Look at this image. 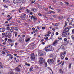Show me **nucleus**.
Segmentation results:
<instances>
[{
  "label": "nucleus",
  "instance_id": "63",
  "mask_svg": "<svg viewBox=\"0 0 74 74\" xmlns=\"http://www.w3.org/2000/svg\"><path fill=\"white\" fill-rule=\"evenodd\" d=\"M65 60H68V58H67V57H66L65 58Z\"/></svg>",
  "mask_w": 74,
  "mask_h": 74
},
{
  "label": "nucleus",
  "instance_id": "21",
  "mask_svg": "<svg viewBox=\"0 0 74 74\" xmlns=\"http://www.w3.org/2000/svg\"><path fill=\"white\" fill-rule=\"evenodd\" d=\"M67 28L68 29H69V30H70V29H71V28H72V27H71V26H69L68 27H66V28Z\"/></svg>",
  "mask_w": 74,
  "mask_h": 74
},
{
  "label": "nucleus",
  "instance_id": "1",
  "mask_svg": "<svg viewBox=\"0 0 74 74\" xmlns=\"http://www.w3.org/2000/svg\"><path fill=\"white\" fill-rule=\"evenodd\" d=\"M69 29L67 28H65L62 32V35L64 37H66L70 33L69 32Z\"/></svg>",
  "mask_w": 74,
  "mask_h": 74
},
{
  "label": "nucleus",
  "instance_id": "9",
  "mask_svg": "<svg viewBox=\"0 0 74 74\" xmlns=\"http://www.w3.org/2000/svg\"><path fill=\"white\" fill-rule=\"evenodd\" d=\"M31 59L34 60L35 59V56H34V53H32L31 54Z\"/></svg>",
  "mask_w": 74,
  "mask_h": 74
},
{
  "label": "nucleus",
  "instance_id": "44",
  "mask_svg": "<svg viewBox=\"0 0 74 74\" xmlns=\"http://www.w3.org/2000/svg\"><path fill=\"white\" fill-rule=\"evenodd\" d=\"M54 35V33H53L51 35V37H53V36Z\"/></svg>",
  "mask_w": 74,
  "mask_h": 74
},
{
  "label": "nucleus",
  "instance_id": "55",
  "mask_svg": "<svg viewBox=\"0 0 74 74\" xmlns=\"http://www.w3.org/2000/svg\"><path fill=\"white\" fill-rule=\"evenodd\" d=\"M19 62V60L18 59L16 60V62Z\"/></svg>",
  "mask_w": 74,
  "mask_h": 74
},
{
  "label": "nucleus",
  "instance_id": "32",
  "mask_svg": "<svg viewBox=\"0 0 74 74\" xmlns=\"http://www.w3.org/2000/svg\"><path fill=\"white\" fill-rule=\"evenodd\" d=\"M13 57V56H12V55H11L10 56L9 58H10V59H12L13 58L12 57Z\"/></svg>",
  "mask_w": 74,
  "mask_h": 74
},
{
  "label": "nucleus",
  "instance_id": "17",
  "mask_svg": "<svg viewBox=\"0 0 74 74\" xmlns=\"http://www.w3.org/2000/svg\"><path fill=\"white\" fill-rule=\"evenodd\" d=\"M50 58H52L53 59H55V56H54L52 54H51L50 56Z\"/></svg>",
  "mask_w": 74,
  "mask_h": 74
},
{
  "label": "nucleus",
  "instance_id": "61",
  "mask_svg": "<svg viewBox=\"0 0 74 74\" xmlns=\"http://www.w3.org/2000/svg\"><path fill=\"white\" fill-rule=\"evenodd\" d=\"M55 28H56V29H59L58 27L56 26L55 27Z\"/></svg>",
  "mask_w": 74,
  "mask_h": 74
},
{
  "label": "nucleus",
  "instance_id": "50",
  "mask_svg": "<svg viewBox=\"0 0 74 74\" xmlns=\"http://www.w3.org/2000/svg\"><path fill=\"white\" fill-rule=\"evenodd\" d=\"M58 40H62V38H58Z\"/></svg>",
  "mask_w": 74,
  "mask_h": 74
},
{
  "label": "nucleus",
  "instance_id": "13",
  "mask_svg": "<svg viewBox=\"0 0 74 74\" xmlns=\"http://www.w3.org/2000/svg\"><path fill=\"white\" fill-rule=\"evenodd\" d=\"M5 30V28H0V32H4Z\"/></svg>",
  "mask_w": 74,
  "mask_h": 74
},
{
  "label": "nucleus",
  "instance_id": "26",
  "mask_svg": "<svg viewBox=\"0 0 74 74\" xmlns=\"http://www.w3.org/2000/svg\"><path fill=\"white\" fill-rule=\"evenodd\" d=\"M25 65H26V66H30V64H27V63L26 62L25 63Z\"/></svg>",
  "mask_w": 74,
  "mask_h": 74
},
{
  "label": "nucleus",
  "instance_id": "36",
  "mask_svg": "<svg viewBox=\"0 0 74 74\" xmlns=\"http://www.w3.org/2000/svg\"><path fill=\"white\" fill-rule=\"evenodd\" d=\"M14 34H15V36L16 37L17 36V34H18V32H14Z\"/></svg>",
  "mask_w": 74,
  "mask_h": 74
},
{
  "label": "nucleus",
  "instance_id": "47",
  "mask_svg": "<svg viewBox=\"0 0 74 74\" xmlns=\"http://www.w3.org/2000/svg\"><path fill=\"white\" fill-rule=\"evenodd\" d=\"M60 4H61V5H63V3H62V2H60Z\"/></svg>",
  "mask_w": 74,
  "mask_h": 74
},
{
  "label": "nucleus",
  "instance_id": "51",
  "mask_svg": "<svg viewBox=\"0 0 74 74\" xmlns=\"http://www.w3.org/2000/svg\"><path fill=\"white\" fill-rule=\"evenodd\" d=\"M2 35L3 36H4L5 35V33H2Z\"/></svg>",
  "mask_w": 74,
  "mask_h": 74
},
{
  "label": "nucleus",
  "instance_id": "3",
  "mask_svg": "<svg viewBox=\"0 0 74 74\" xmlns=\"http://www.w3.org/2000/svg\"><path fill=\"white\" fill-rule=\"evenodd\" d=\"M6 36L8 37V38H10L12 36L11 35V34L10 33V32H6Z\"/></svg>",
  "mask_w": 74,
  "mask_h": 74
},
{
  "label": "nucleus",
  "instance_id": "56",
  "mask_svg": "<svg viewBox=\"0 0 74 74\" xmlns=\"http://www.w3.org/2000/svg\"><path fill=\"white\" fill-rule=\"evenodd\" d=\"M34 21H36V20H37V18H35V17H34Z\"/></svg>",
  "mask_w": 74,
  "mask_h": 74
},
{
  "label": "nucleus",
  "instance_id": "60",
  "mask_svg": "<svg viewBox=\"0 0 74 74\" xmlns=\"http://www.w3.org/2000/svg\"><path fill=\"white\" fill-rule=\"evenodd\" d=\"M56 35H58L59 34V33L58 32H57L56 33Z\"/></svg>",
  "mask_w": 74,
  "mask_h": 74
},
{
  "label": "nucleus",
  "instance_id": "14",
  "mask_svg": "<svg viewBox=\"0 0 74 74\" xmlns=\"http://www.w3.org/2000/svg\"><path fill=\"white\" fill-rule=\"evenodd\" d=\"M12 28L14 29V30H16L17 32H18V29H19L18 27H12Z\"/></svg>",
  "mask_w": 74,
  "mask_h": 74
},
{
  "label": "nucleus",
  "instance_id": "11",
  "mask_svg": "<svg viewBox=\"0 0 74 74\" xmlns=\"http://www.w3.org/2000/svg\"><path fill=\"white\" fill-rule=\"evenodd\" d=\"M65 47H66V46L64 45H63L61 46L60 48L62 49L65 50Z\"/></svg>",
  "mask_w": 74,
  "mask_h": 74
},
{
  "label": "nucleus",
  "instance_id": "28",
  "mask_svg": "<svg viewBox=\"0 0 74 74\" xmlns=\"http://www.w3.org/2000/svg\"><path fill=\"white\" fill-rule=\"evenodd\" d=\"M29 41H30V38H28L27 39L25 40V41L26 42H28Z\"/></svg>",
  "mask_w": 74,
  "mask_h": 74
},
{
  "label": "nucleus",
  "instance_id": "23",
  "mask_svg": "<svg viewBox=\"0 0 74 74\" xmlns=\"http://www.w3.org/2000/svg\"><path fill=\"white\" fill-rule=\"evenodd\" d=\"M0 67L1 68H3V67H4V65H3V64H1L0 65Z\"/></svg>",
  "mask_w": 74,
  "mask_h": 74
},
{
  "label": "nucleus",
  "instance_id": "5",
  "mask_svg": "<svg viewBox=\"0 0 74 74\" xmlns=\"http://www.w3.org/2000/svg\"><path fill=\"white\" fill-rule=\"evenodd\" d=\"M47 62L48 63H49V64L50 63L52 64L54 62V60L52 59H49L48 60Z\"/></svg>",
  "mask_w": 74,
  "mask_h": 74
},
{
  "label": "nucleus",
  "instance_id": "45",
  "mask_svg": "<svg viewBox=\"0 0 74 74\" xmlns=\"http://www.w3.org/2000/svg\"><path fill=\"white\" fill-rule=\"evenodd\" d=\"M65 3L67 4V5H69V3L67 2H65Z\"/></svg>",
  "mask_w": 74,
  "mask_h": 74
},
{
  "label": "nucleus",
  "instance_id": "22",
  "mask_svg": "<svg viewBox=\"0 0 74 74\" xmlns=\"http://www.w3.org/2000/svg\"><path fill=\"white\" fill-rule=\"evenodd\" d=\"M44 10H45V11H46L48 12V9L47 8H44Z\"/></svg>",
  "mask_w": 74,
  "mask_h": 74
},
{
  "label": "nucleus",
  "instance_id": "31",
  "mask_svg": "<svg viewBox=\"0 0 74 74\" xmlns=\"http://www.w3.org/2000/svg\"><path fill=\"white\" fill-rule=\"evenodd\" d=\"M26 11L27 12H30V10H28L27 9H26Z\"/></svg>",
  "mask_w": 74,
  "mask_h": 74
},
{
  "label": "nucleus",
  "instance_id": "33",
  "mask_svg": "<svg viewBox=\"0 0 74 74\" xmlns=\"http://www.w3.org/2000/svg\"><path fill=\"white\" fill-rule=\"evenodd\" d=\"M60 73H61V74H62V73H63V71H62V69H60Z\"/></svg>",
  "mask_w": 74,
  "mask_h": 74
},
{
  "label": "nucleus",
  "instance_id": "39",
  "mask_svg": "<svg viewBox=\"0 0 74 74\" xmlns=\"http://www.w3.org/2000/svg\"><path fill=\"white\" fill-rule=\"evenodd\" d=\"M71 64H69V69H71Z\"/></svg>",
  "mask_w": 74,
  "mask_h": 74
},
{
  "label": "nucleus",
  "instance_id": "46",
  "mask_svg": "<svg viewBox=\"0 0 74 74\" xmlns=\"http://www.w3.org/2000/svg\"><path fill=\"white\" fill-rule=\"evenodd\" d=\"M3 7H4L5 8H8V6L6 5H4Z\"/></svg>",
  "mask_w": 74,
  "mask_h": 74
},
{
  "label": "nucleus",
  "instance_id": "8",
  "mask_svg": "<svg viewBox=\"0 0 74 74\" xmlns=\"http://www.w3.org/2000/svg\"><path fill=\"white\" fill-rule=\"evenodd\" d=\"M59 42V40H56L53 43V45L54 46H56L57 44H58V43Z\"/></svg>",
  "mask_w": 74,
  "mask_h": 74
},
{
  "label": "nucleus",
  "instance_id": "2",
  "mask_svg": "<svg viewBox=\"0 0 74 74\" xmlns=\"http://www.w3.org/2000/svg\"><path fill=\"white\" fill-rule=\"evenodd\" d=\"M45 51L46 52H48V51H53V49L51 45L47 46L45 48Z\"/></svg>",
  "mask_w": 74,
  "mask_h": 74
},
{
  "label": "nucleus",
  "instance_id": "49",
  "mask_svg": "<svg viewBox=\"0 0 74 74\" xmlns=\"http://www.w3.org/2000/svg\"><path fill=\"white\" fill-rule=\"evenodd\" d=\"M45 67H47V64L46 63L45 64Z\"/></svg>",
  "mask_w": 74,
  "mask_h": 74
},
{
  "label": "nucleus",
  "instance_id": "27",
  "mask_svg": "<svg viewBox=\"0 0 74 74\" xmlns=\"http://www.w3.org/2000/svg\"><path fill=\"white\" fill-rule=\"evenodd\" d=\"M8 41L10 42H12V40L11 39H8Z\"/></svg>",
  "mask_w": 74,
  "mask_h": 74
},
{
  "label": "nucleus",
  "instance_id": "24",
  "mask_svg": "<svg viewBox=\"0 0 74 74\" xmlns=\"http://www.w3.org/2000/svg\"><path fill=\"white\" fill-rule=\"evenodd\" d=\"M17 3V4L18 5H21V2H18Z\"/></svg>",
  "mask_w": 74,
  "mask_h": 74
},
{
  "label": "nucleus",
  "instance_id": "41",
  "mask_svg": "<svg viewBox=\"0 0 74 74\" xmlns=\"http://www.w3.org/2000/svg\"><path fill=\"white\" fill-rule=\"evenodd\" d=\"M53 11H49L48 12V13H51V12H52V13H53Z\"/></svg>",
  "mask_w": 74,
  "mask_h": 74
},
{
  "label": "nucleus",
  "instance_id": "62",
  "mask_svg": "<svg viewBox=\"0 0 74 74\" xmlns=\"http://www.w3.org/2000/svg\"><path fill=\"white\" fill-rule=\"evenodd\" d=\"M72 32L74 34V29H73V30H72Z\"/></svg>",
  "mask_w": 74,
  "mask_h": 74
},
{
  "label": "nucleus",
  "instance_id": "38",
  "mask_svg": "<svg viewBox=\"0 0 74 74\" xmlns=\"http://www.w3.org/2000/svg\"><path fill=\"white\" fill-rule=\"evenodd\" d=\"M31 46H34V45H35L34 44V43H31Z\"/></svg>",
  "mask_w": 74,
  "mask_h": 74
},
{
  "label": "nucleus",
  "instance_id": "53",
  "mask_svg": "<svg viewBox=\"0 0 74 74\" xmlns=\"http://www.w3.org/2000/svg\"><path fill=\"white\" fill-rule=\"evenodd\" d=\"M34 2H35V1H32V3H31V4H32L33 3H34Z\"/></svg>",
  "mask_w": 74,
  "mask_h": 74
},
{
  "label": "nucleus",
  "instance_id": "37",
  "mask_svg": "<svg viewBox=\"0 0 74 74\" xmlns=\"http://www.w3.org/2000/svg\"><path fill=\"white\" fill-rule=\"evenodd\" d=\"M35 66L36 69H38L39 68V67H38V66H37L36 65Z\"/></svg>",
  "mask_w": 74,
  "mask_h": 74
},
{
  "label": "nucleus",
  "instance_id": "6",
  "mask_svg": "<svg viewBox=\"0 0 74 74\" xmlns=\"http://www.w3.org/2000/svg\"><path fill=\"white\" fill-rule=\"evenodd\" d=\"M18 41H19L21 43H23V42H24V39L21 37L19 39Z\"/></svg>",
  "mask_w": 74,
  "mask_h": 74
},
{
  "label": "nucleus",
  "instance_id": "15",
  "mask_svg": "<svg viewBox=\"0 0 74 74\" xmlns=\"http://www.w3.org/2000/svg\"><path fill=\"white\" fill-rule=\"evenodd\" d=\"M15 70L16 71H17V72L21 71V69H20L19 68V67H17L15 69Z\"/></svg>",
  "mask_w": 74,
  "mask_h": 74
},
{
  "label": "nucleus",
  "instance_id": "7",
  "mask_svg": "<svg viewBox=\"0 0 74 74\" xmlns=\"http://www.w3.org/2000/svg\"><path fill=\"white\" fill-rule=\"evenodd\" d=\"M45 55V53L44 52H40L38 53L39 56H43Z\"/></svg>",
  "mask_w": 74,
  "mask_h": 74
},
{
  "label": "nucleus",
  "instance_id": "12",
  "mask_svg": "<svg viewBox=\"0 0 74 74\" xmlns=\"http://www.w3.org/2000/svg\"><path fill=\"white\" fill-rule=\"evenodd\" d=\"M11 70L12 71H10L8 72V74H14V69H11Z\"/></svg>",
  "mask_w": 74,
  "mask_h": 74
},
{
  "label": "nucleus",
  "instance_id": "59",
  "mask_svg": "<svg viewBox=\"0 0 74 74\" xmlns=\"http://www.w3.org/2000/svg\"><path fill=\"white\" fill-rule=\"evenodd\" d=\"M69 25H72V23H69Z\"/></svg>",
  "mask_w": 74,
  "mask_h": 74
},
{
  "label": "nucleus",
  "instance_id": "35",
  "mask_svg": "<svg viewBox=\"0 0 74 74\" xmlns=\"http://www.w3.org/2000/svg\"><path fill=\"white\" fill-rule=\"evenodd\" d=\"M11 56V54L8 53H7V56H6V57H7V56Z\"/></svg>",
  "mask_w": 74,
  "mask_h": 74
},
{
  "label": "nucleus",
  "instance_id": "58",
  "mask_svg": "<svg viewBox=\"0 0 74 74\" xmlns=\"http://www.w3.org/2000/svg\"><path fill=\"white\" fill-rule=\"evenodd\" d=\"M53 16L54 18H56V16L55 15H53Z\"/></svg>",
  "mask_w": 74,
  "mask_h": 74
},
{
  "label": "nucleus",
  "instance_id": "34",
  "mask_svg": "<svg viewBox=\"0 0 74 74\" xmlns=\"http://www.w3.org/2000/svg\"><path fill=\"white\" fill-rule=\"evenodd\" d=\"M59 23H56L55 24V25H54V26H59Z\"/></svg>",
  "mask_w": 74,
  "mask_h": 74
},
{
  "label": "nucleus",
  "instance_id": "48",
  "mask_svg": "<svg viewBox=\"0 0 74 74\" xmlns=\"http://www.w3.org/2000/svg\"><path fill=\"white\" fill-rule=\"evenodd\" d=\"M2 53L3 54H5V53L4 51H2Z\"/></svg>",
  "mask_w": 74,
  "mask_h": 74
},
{
  "label": "nucleus",
  "instance_id": "54",
  "mask_svg": "<svg viewBox=\"0 0 74 74\" xmlns=\"http://www.w3.org/2000/svg\"><path fill=\"white\" fill-rule=\"evenodd\" d=\"M62 63V61L61 62H60L59 63V64H58V65H59L61 64Z\"/></svg>",
  "mask_w": 74,
  "mask_h": 74
},
{
  "label": "nucleus",
  "instance_id": "57",
  "mask_svg": "<svg viewBox=\"0 0 74 74\" xmlns=\"http://www.w3.org/2000/svg\"><path fill=\"white\" fill-rule=\"evenodd\" d=\"M37 29H40V27L39 26L37 27Z\"/></svg>",
  "mask_w": 74,
  "mask_h": 74
},
{
  "label": "nucleus",
  "instance_id": "19",
  "mask_svg": "<svg viewBox=\"0 0 74 74\" xmlns=\"http://www.w3.org/2000/svg\"><path fill=\"white\" fill-rule=\"evenodd\" d=\"M68 21H73V19H72V18H68Z\"/></svg>",
  "mask_w": 74,
  "mask_h": 74
},
{
  "label": "nucleus",
  "instance_id": "64",
  "mask_svg": "<svg viewBox=\"0 0 74 74\" xmlns=\"http://www.w3.org/2000/svg\"><path fill=\"white\" fill-rule=\"evenodd\" d=\"M42 29L44 30V29H45V27H42Z\"/></svg>",
  "mask_w": 74,
  "mask_h": 74
},
{
  "label": "nucleus",
  "instance_id": "16",
  "mask_svg": "<svg viewBox=\"0 0 74 74\" xmlns=\"http://www.w3.org/2000/svg\"><path fill=\"white\" fill-rule=\"evenodd\" d=\"M12 27H10L11 29H10V30H9V32H10V33H12L14 32V29H13L14 28H13Z\"/></svg>",
  "mask_w": 74,
  "mask_h": 74
},
{
  "label": "nucleus",
  "instance_id": "43",
  "mask_svg": "<svg viewBox=\"0 0 74 74\" xmlns=\"http://www.w3.org/2000/svg\"><path fill=\"white\" fill-rule=\"evenodd\" d=\"M12 19V17H10V18H9L7 20V21H9L10 20V19Z\"/></svg>",
  "mask_w": 74,
  "mask_h": 74
},
{
  "label": "nucleus",
  "instance_id": "4",
  "mask_svg": "<svg viewBox=\"0 0 74 74\" xmlns=\"http://www.w3.org/2000/svg\"><path fill=\"white\" fill-rule=\"evenodd\" d=\"M40 59L39 60V63L40 64H44L45 63V62L44 60H42V58L40 57Z\"/></svg>",
  "mask_w": 74,
  "mask_h": 74
},
{
  "label": "nucleus",
  "instance_id": "29",
  "mask_svg": "<svg viewBox=\"0 0 74 74\" xmlns=\"http://www.w3.org/2000/svg\"><path fill=\"white\" fill-rule=\"evenodd\" d=\"M32 11H33L34 12H36V9L35 8H34L32 10Z\"/></svg>",
  "mask_w": 74,
  "mask_h": 74
},
{
  "label": "nucleus",
  "instance_id": "30",
  "mask_svg": "<svg viewBox=\"0 0 74 74\" xmlns=\"http://www.w3.org/2000/svg\"><path fill=\"white\" fill-rule=\"evenodd\" d=\"M6 29L7 30H8V31H10V27H7L6 28Z\"/></svg>",
  "mask_w": 74,
  "mask_h": 74
},
{
  "label": "nucleus",
  "instance_id": "40",
  "mask_svg": "<svg viewBox=\"0 0 74 74\" xmlns=\"http://www.w3.org/2000/svg\"><path fill=\"white\" fill-rule=\"evenodd\" d=\"M65 25H64V27H66V26H67V22L66 21H65Z\"/></svg>",
  "mask_w": 74,
  "mask_h": 74
},
{
  "label": "nucleus",
  "instance_id": "18",
  "mask_svg": "<svg viewBox=\"0 0 74 74\" xmlns=\"http://www.w3.org/2000/svg\"><path fill=\"white\" fill-rule=\"evenodd\" d=\"M13 3L15 4H16V3H17L18 2H17V1H16V0H13Z\"/></svg>",
  "mask_w": 74,
  "mask_h": 74
},
{
  "label": "nucleus",
  "instance_id": "25",
  "mask_svg": "<svg viewBox=\"0 0 74 74\" xmlns=\"http://www.w3.org/2000/svg\"><path fill=\"white\" fill-rule=\"evenodd\" d=\"M71 38L74 41V35H72L71 36Z\"/></svg>",
  "mask_w": 74,
  "mask_h": 74
},
{
  "label": "nucleus",
  "instance_id": "10",
  "mask_svg": "<svg viewBox=\"0 0 74 74\" xmlns=\"http://www.w3.org/2000/svg\"><path fill=\"white\" fill-rule=\"evenodd\" d=\"M65 56L63 53H61L60 54V57L61 59H64V58Z\"/></svg>",
  "mask_w": 74,
  "mask_h": 74
},
{
  "label": "nucleus",
  "instance_id": "42",
  "mask_svg": "<svg viewBox=\"0 0 74 74\" xmlns=\"http://www.w3.org/2000/svg\"><path fill=\"white\" fill-rule=\"evenodd\" d=\"M20 1H21L22 3H25L24 0H20Z\"/></svg>",
  "mask_w": 74,
  "mask_h": 74
},
{
  "label": "nucleus",
  "instance_id": "52",
  "mask_svg": "<svg viewBox=\"0 0 74 74\" xmlns=\"http://www.w3.org/2000/svg\"><path fill=\"white\" fill-rule=\"evenodd\" d=\"M64 40L65 41H67V38H65L64 39Z\"/></svg>",
  "mask_w": 74,
  "mask_h": 74
},
{
  "label": "nucleus",
  "instance_id": "20",
  "mask_svg": "<svg viewBox=\"0 0 74 74\" xmlns=\"http://www.w3.org/2000/svg\"><path fill=\"white\" fill-rule=\"evenodd\" d=\"M35 17V16L33 15H32V16L31 17V19L32 20H33V19H34Z\"/></svg>",
  "mask_w": 74,
  "mask_h": 74
}]
</instances>
